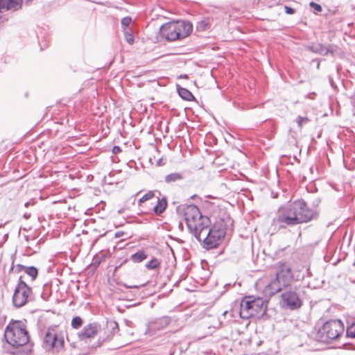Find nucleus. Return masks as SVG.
<instances>
[{
	"label": "nucleus",
	"mask_w": 355,
	"mask_h": 355,
	"mask_svg": "<svg viewBox=\"0 0 355 355\" xmlns=\"http://www.w3.org/2000/svg\"><path fill=\"white\" fill-rule=\"evenodd\" d=\"M285 284H282L278 277L271 280L270 283L266 285L263 293L266 296H272L282 290V286Z\"/></svg>",
	"instance_id": "nucleus-16"
},
{
	"label": "nucleus",
	"mask_w": 355,
	"mask_h": 355,
	"mask_svg": "<svg viewBox=\"0 0 355 355\" xmlns=\"http://www.w3.org/2000/svg\"><path fill=\"white\" fill-rule=\"evenodd\" d=\"M259 355H267L266 354H259Z\"/></svg>",
	"instance_id": "nucleus-42"
},
{
	"label": "nucleus",
	"mask_w": 355,
	"mask_h": 355,
	"mask_svg": "<svg viewBox=\"0 0 355 355\" xmlns=\"http://www.w3.org/2000/svg\"><path fill=\"white\" fill-rule=\"evenodd\" d=\"M32 291L24 281L21 277L19 278V282L16 286L12 296L13 305L17 308L24 306L28 302V298Z\"/></svg>",
	"instance_id": "nucleus-9"
},
{
	"label": "nucleus",
	"mask_w": 355,
	"mask_h": 355,
	"mask_svg": "<svg viewBox=\"0 0 355 355\" xmlns=\"http://www.w3.org/2000/svg\"><path fill=\"white\" fill-rule=\"evenodd\" d=\"M307 117L298 116L296 119V122L298 126L301 128L304 124H306L309 122Z\"/></svg>",
	"instance_id": "nucleus-32"
},
{
	"label": "nucleus",
	"mask_w": 355,
	"mask_h": 355,
	"mask_svg": "<svg viewBox=\"0 0 355 355\" xmlns=\"http://www.w3.org/2000/svg\"><path fill=\"white\" fill-rule=\"evenodd\" d=\"M188 228H196L194 223L204 216L200 213L198 207L194 205L183 207L182 209Z\"/></svg>",
	"instance_id": "nucleus-12"
},
{
	"label": "nucleus",
	"mask_w": 355,
	"mask_h": 355,
	"mask_svg": "<svg viewBox=\"0 0 355 355\" xmlns=\"http://www.w3.org/2000/svg\"><path fill=\"white\" fill-rule=\"evenodd\" d=\"M193 30V25L189 21H171L160 27V34L168 41H175L187 37Z\"/></svg>",
	"instance_id": "nucleus-2"
},
{
	"label": "nucleus",
	"mask_w": 355,
	"mask_h": 355,
	"mask_svg": "<svg viewBox=\"0 0 355 355\" xmlns=\"http://www.w3.org/2000/svg\"><path fill=\"white\" fill-rule=\"evenodd\" d=\"M303 288L293 286L286 288L281 294L282 306L289 310H297L302 306Z\"/></svg>",
	"instance_id": "nucleus-5"
},
{
	"label": "nucleus",
	"mask_w": 355,
	"mask_h": 355,
	"mask_svg": "<svg viewBox=\"0 0 355 355\" xmlns=\"http://www.w3.org/2000/svg\"><path fill=\"white\" fill-rule=\"evenodd\" d=\"M105 329L110 333V336H114L119 331L118 323L114 320L107 321Z\"/></svg>",
	"instance_id": "nucleus-25"
},
{
	"label": "nucleus",
	"mask_w": 355,
	"mask_h": 355,
	"mask_svg": "<svg viewBox=\"0 0 355 355\" xmlns=\"http://www.w3.org/2000/svg\"><path fill=\"white\" fill-rule=\"evenodd\" d=\"M123 234V232H118L116 233L115 236L116 237H120Z\"/></svg>",
	"instance_id": "nucleus-38"
},
{
	"label": "nucleus",
	"mask_w": 355,
	"mask_h": 355,
	"mask_svg": "<svg viewBox=\"0 0 355 355\" xmlns=\"http://www.w3.org/2000/svg\"><path fill=\"white\" fill-rule=\"evenodd\" d=\"M159 261L157 259H153L146 264V268L149 270H153L159 266Z\"/></svg>",
	"instance_id": "nucleus-29"
},
{
	"label": "nucleus",
	"mask_w": 355,
	"mask_h": 355,
	"mask_svg": "<svg viewBox=\"0 0 355 355\" xmlns=\"http://www.w3.org/2000/svg\"><path fill=\"white\" fill-rule=\"evenodd\" d=\"M112 151L113 154H117L121 151V148L118 146H114Z\"/></svg>",
	"instance_id": "nucleus-36"
},
{
	"label": "nucleus",
	"mask_w": 355,
	"mask_h": 355,
	"mask_svg": "<svg viewBox=\"0 0 355 355\" xmlns=\"http://www.w3.org/2000/svg\"><path fill=\"white\" fill-rule=\"evenodd\" d=\"M23 0H0V12L3 10L16 11L21 8Z\"/></svg>",
	"instance_id": "nucleus-17"
},
{
	"label": "nucleus",
	"mask_w": 355,
	"mask_h": 355,
	"mask_svg": "<svg viewBox=\"0 0 355 355\" xmlns=\"http://www.w3.org/2000/svg\"><path fill=\"white\" fill-rule=\"evenodd\" d=\"M295 217L289 204L279 208L277 216L272 220L273 225H279L280 228H285L286 226L297 225L296 220H293Z\"/></svg>",
	"instance_id": "nucleus-8"
},
{
	"label": "nucleus",
	"mask_w": 355,
	"mask_h": 355,
	"mask_svg": "<svg viewBox=\"0 0 355 355\" xmlns=\"http://www.w3.org/2000/svg\"><path fill=\"white\" fill-rule=\"evenodd\" d=\"M32 1H33V0H26V1H25V3H26V4H28H28H30V3H31Z\"/></svg>",
	"instance_id": "nucleus-39"
},
{
	"label": "nucleus",
	"mask_w": 355,
	"mask_h": 355,
	"mask_svg": "<svg viewBox=\"0 0 355 355\" xmlns=\"http://www.w3.org/2000/svg\"><path fill=\"white\" fill-rule=\"evenodd\" d=\"M194 224L196 225V228H189V230L195 238L201 242V238L205 235V233L210 227V220L205 216L198 221H196Z\"/></svg>",
	"instance_id": "nucleus-13"
},
{
	"label": "nucleus",
	"mask_w": 355,
	"mask_h": 355,
	"mask_svg": "<svg viewBox=\"0 0 355 355\" xmlns=\"http://www.w3.org/2000/svg\"><path fill=\"white\" fill-rule=\"evenodd\" d=\"M180 78H188V76L187 75H181L180 76Z\"/></svg>",
	"instance_id": "nucleus-40"
},
{
	"label": "nucleus",
	"mask_w": 355,
	"mask_h": 355,
	"mask_svg": "<svg viewBox=\"0 0 355 355\" xmlns=\"http://www.w3.org/2000/svg\"><path fill=\"white\" fill-rule=\"evenodd\" d=\"M145 286V284H143L141 285H127V284H125V286L126 288H141L142 286Z\"/></svg>",
	"instance_id": "nucleus-35"
},
{
	"label": "nucleus",
	"mask_w": 355,
	"mask_h": 355,
	"mask_svg": "<svg viewBox=\"0 0 355 355\" xmlns=\"http://www.w3.org/2000/svg\"><path fill=\"white\" fill-rule=\"evenodd\" d=\"M347 336L350 338H355V320L347 328Z\"/></svg>",
	"instance_id": "nucleus-31"
},
{
	"label": "nucleus",
	"mask_w": 355,
	"mask_h": 355,
	"mask_svg": "<svg viewBox=\"0 0 355 355\" xmlns=\"http://www.w3.org/2000/svg\"><path fill=\"white\" fill-rule=\"evenodd\" d=\"M304 274L301 272L300 269L291 268L287 264L279 263V270L276 273L275 277L278 279L282 278L285 280L290 279H295L299 281L304 278Z\"/></svg>",
	"instance_id": "nucleus-11"
},
{
	"label": "nucleus",
	"mask_w": 355,
	"mask_h": 355,
	"mask_svg": "<svg viewBox=\"0 0 355 355\" xmlns=\"http://www.w3.org/2000/svg\"><path fill=\"white\" fill-rule=\"evenodd\" d=\"M154 197V192L152 191H149L148 193L144 194L139 200V205H141V203L152 199Z\"/></svg>",
	"instance_id": "nucleus-30"
},
{
	"label": "nucleus",
	"mask_w": 355,
	"mask_h": 355,
	"mask_svg": "<svg viewBox=\"0 0 355 355\" xmlns=\"http://www.w3.org/2000/svg\"><path fill=\"white\" fill-rule=\"evenodd\" d=\"M284 9L286 14L292 15L295 12V10L291 7L285 6Z\"/></svg>",
	"instance_id": "nucleus-34"
},
{
	"label": "nucleus",
	"mask_w": 355,
	"mask_h": 355,
	"mask_svg": "<svg viewBox=\"0 0 355 355\" xmlns=\"http://www.w3.org/2000/svg\"><path fill=\"white\" fill-rule=\"evenodd\" d=\"M178 93L179 96L184 100L191 101L194 99V96L192 93L187 89L184 87H178Z\"/></svg>",
	"instance_id": "nucleus-23"
},
{
	"label": "nucleus",
	"mask_w": 355,
	"mask_h": 355,
	"mask_svg": "<svg viewBox=\"0 0 355 355\" xmlns=\"http://www.w3.org/2000/svg\"><path fill=\"white\" fill-rule=\"evenodd\" d=\"M121 28L122 29L125 28H133L132 20L130 17H125L121 19Z\"/></svg>",
	"instance_id": "nucleus-27"
},
{
	"label": "nucleus",
	"mask_w": 355,
	"mask_h": 355,
	"mask_svg": "<svg viewBox=\"0 0 355 355\" xmlns=\"http://www.w3.org/2000/svg\"><path fill=\"white\" fill-rule=\"evenodd\" d=\"M6 342L13 347H23L29 342L26 323L21 320L10 321L4 332Z\"/></svg>",
	"instance_id": "nucleus-1"
},
{
	"label": "nucleus",
	"mask_w": 355,
	"mask_h": 355,
	"mask_svg": "<svg viewBox=\"0 0 355 355\" xmlns=\"http://www.w3.org/2000/svg\"><path fill=\"white\" fill-rule=\"evenodd\" d=\"M169 317L164 316L150 321L147 327V331L150 334H154L157 331L166 328L170 323Z\"/></svg>",
	"instance_id": "nucleus-14"
},
{
	"label": "nucleus",
	"mask_w": 355,
	"mask_h": 355,
	"mask_svg": "<svg viewBox=\"0 0 355 355\" xmlns=\"http://www.w3.org/2000/svg\"><path fill=\"white\" fill-rule=\"evenodd\" d=\"M167 201L165 197L162 199L157 198V204L153 207V210L157 214H160L165 211Z\"/></svg>",
	"instance_id": "nucleus-20"
},
{
	"label": "nucleus",
	"mask_w": 355,
	"mask_h": 355,
	"mask_svg": "<svg viewBox=\"0 0 355 355\" xmlns=\"http://www.w3.org/2000/svg\"><path fill=\"white\" fill-rule=\"evenodd\" d=\"M308 49L314 53H319L320 55H327L329 53H333V51L331 49V46H325L321 44H313L308 47Z\"/></svg>",
	"instance_id": "nucleus-18"
},
{
	"label": "nucleus",
	"mask_w": 355,
	"mask_h": 355,
	"mask_svg": "<svg viewBox=\"0 0 355 355\" xmlns=\"http://www.w3.org/2000/svg\"><path fill=\"white\" fill-rule=\"evenodd\" d=\"M83 323V319L79 316H76L71 320V327L75 329H78L82 326Z\"/></svg>",
	"instance_id": "nucleus-28"
},
{
	"label": "nucleus",
	"mask_w": 355,
	"mask_h": 355,
	"mask_svg": "<svg viewBox=\"0 0 355 355\" xmlns=\"http://www.w3.org/2000/svg\"><path fill=\"white\" fill-rule=\"evenodd\" d=\"M267 302L261 297L252 299L245 297L240 304L239 314L243 319H249L257 315H263L266 313Z\"/></svg>",
	"instance_id": "nucleus-3"
},
{
	"label": "nucleus",
	"mask_w": 355,
	"mask_h": 355,
	"mask_svg": "<svg viewBox=\"0 0 355 355\" xmlns=\"http://www.w3.org/2000/svg\"><path fill=\"white\" fill-rule=\"evenodd\" d=\"M344 329V324L341 320H331L326 322L318 330L317 338L320 342L329 343L338 338Z\"/></svg>",
	"instance_id": "nucleus-4"
},
{
	"label": "nucleus",
	"mask_w": 355,
	"mask_h": 355,
	"mask_svg": "<svg viewBox=\"0 0 355 355\" xmlns=\"http://www.w3.org/2000/svg\"><path fill=\"white\" fill-rule=\"evenodd\" d=\"M64 345L63 337H59L54 328H49L43 340V347L46 350L62 348Z\"/></svg>",
	"instance_id": "nucleus-10"
},
{
	"label": "nucleus",
	"mask_w": 355,
	"mask_h": 355,
	"mask_svg": "<svg viewBox=\"0 0 355 355\" xmlns=\"http://www.w3.org/2000/svg\"><path fill=\"white\" fill-rule=\"evenodd\" d=\"M289 205L295 216L293 220H295L297 225L308 223L317 216V213L302 200H295Z\"/></svg>",
	"instance_id": "nucleus-7"
},
{
	"label": "nucleus",
	"mask_w": 355,
	"mask_h": 355,
	"mask_svg": "<svg viewBox=\"0 0 355 355\" xmlns=\"http://www.w3.org/2000/svg\"><path fill=\"white\" fill-rule=\"evenodd\" d=\"M101 327L97 323H90L85 325L83 329L78 333V336L81 340L92 338L97 335Z\"/></svg>",
	"instance_id": "nucleus-15"
},
{
	"label": "nucleus",
	"mask_w": 355,
	"mask_h": 355,
	"mask_svg": "<svg viewBox=\"0 0 355 355\" xmlns=\"http://www.w3.org/2000/svg\"><path fill=\"white\" fill-rule=\"evenodd\" d=\"M309 6L311 8H313L318 12H320L322 11L321 6L313 2V1L310 2Z\"/></svg>",
	"instance_id": "nucleus-33"
},
{
	"label": "nucleus",
	"mask_w": 355,
	"mask_h": 355,
	"mask_svg": "<svg viewBox=\"0 0 355 355\" xmlns=\"http://www.w3.org/2000/svg\"><path fill=\"white\" fill-rule=\"evenodd\" d=\"M183 175L181 173H173L166 175L164 180L167 184H171L183 179Z\"/></svg>",
	"instance_id": "nucleus-24"
},
{
	"label": "nucleus",
	"mask_w": 355,
	"mask_h": 355,
	"mask_svg": "<svg viewBox=\"0 0 355 355\" xmlns=\"http://www.w3.org/2000/svg\"><path fill=\"white\" fill-rule=\"evenodd\" d=\"M125 40L129 44H133L135 42L134 28H125L122 29Z\"/></svg>",
	"instance_id": "nucleus-22"
},
{
	"label": "nucleus",
	"mask_w": 355,
	"mask_h": 355,
	"mask_svg": "<svg viewBox=\"0 0 355 355\" xmlns=\"http://www.w3.org/2000/svg\"><path fill=\"white\" fill-rule=\"evenodd\" d=\"M226 234V228L223 221L217 222L201 238V242L207 249L216 248L223 240Z\"/></svg>",
	"instance_id": "nucleus-6"
},
{
	"label": "nucleus",
	"mask_w": 355,
	"mask_h": 355,
	"mask_svg": "<svg viewBox=\"0 0 355 355\" xmlns=\"http://www.w3.org/2000/svg\"><path fill=\"white\" fill-rule=\"evenodd\" d=\"M18 267L19 268V271L24 272L26 274L29 275L33 281L37 277L38 271L35 267L25 266L23 265H18Z\"/></svg>",
	"instance_id": "nucleus-19"
},
{
	"label": "nucleus",
	"mask_w": 355,
	"mask_h": 355,
	"mask_svg": "<svg viewBox=\"0 0 355 355\" xmlns=\"http://www.w3.org/2000/svg\"><path fill=\"white\" fill-rule=\"evenodd\" d=\"M147 258V254L142 250H139L138 252L132 254L131 255V260L134 263H140L143 261L144 259Z\"/></svg>",
	"instance_id": "nucleus-26"
},
{
	"label": "nucleus",
	"mask_w": 355,
	"mask_h": 355,
	"mask_svg": "<svg viewBox=\"0 0 355 355\" xmlns=\"http://www.w3.org/2000/svg\"><path fill=\"white\" fill-rule=\"evenodd\" d=\"M31 202H26V203H25L24 206H25V207H28V206L29 205H31Z\"/></svg>",
	"instance_id": "nucleus-41"
},
{
	"label": "nucleus",
	"mask_w": 355,
	"mask_h": 355,
	"mask_svg": "<svg viewBox=\"0 0 355 355\" xmlns=\"http://www.w3.org/2000/svg\"><path fill=\"white\" fill-rule=\"evenodd\" d=\"M211 19L209 17L204 18L201 21L197 22L196 29L198 31H205L210 28L211 26Z\"/></svg>",
	"instance_id": "nucleus-21"
},
{
	"label": "nucleus",
	"mask_w": 355,
	"mask_h": 355,
	"mask_svg": "<svg viewBox=\"0 0 355 355\" xmlns=\"http://www.w3.org/2000/svg\"><path fill=\"white\" fill-rule=\"evenodd\" d=\"M30 217H31V214L30 213H24V218L28 219Z\"/></svg>",
	"instance_id": "nucleus-37"
}]
</instances>
